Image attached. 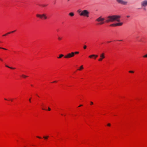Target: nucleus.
<instances>
[{"mask_svg": "<svg viewBox=\"0 0 147 147\" xmlns=\"http://www.w3.org/2000/svg\"><path fill=\"white\" fill-rule=\"evenodd\" d=\"M0 49H4V50H7V49H5V48H2V47H0Z\"/></svg>", "mask_w": 147, "mask_h": 147, "instance_id": "nucleus-24", "label": "nucleus"}, {"mask_svg": "<svg viewBox=\"0 0 147 147\" xmlns=\"http://www.w3.org/2000/svg\"><path fill=\"white\" fill-rule=\"evenodd\" d=\"M111 42L110 41H108V42H108V43H109V42Z\"/></svg>", "mask_w": 147, "mask_h": 147, "instance_id": "nucleus-36", "label": "nucleus"}, {"mask_svg": "<svg viewBox=\"0 0 147 147\" xmlns=\"http://www.w3.org/2000/svg\"><path fill=\"white\" fill-rule=\"evenodd\" d=\"M77 12L81 16L86 17L87 18L89 17V12L87 10H81L80 9H79L77 10Z\"/></svg>", "mask_w": 147, "mask_h": 147, "instance_id": "nucleus-2", "label": "nucleus"}, {"mask_svg": "<svg viewBox=\"0 0 147 147\" xmlns=\"http://www.w3.org/2000/svg\"><path fill=\"white\" fill-rule=\"evenodd\" d=\"M0 59H1V58H0Z\"/></svg>", "mask_w": 147, "mask_h": 147, "instance_id": "nucleus-42", "label": "nucleus"}, {"mask_svg": "<svg viewBox=\"0 0 147 147\" xmlns=\"http://www.w3.org/2000/svg\"><path fill=\"white\" fill-rule=\"evenodd\" d=\"M86 47H87V46L86 45H84V49H86Z\"/></svg>", "mask_w": 147, "mask_h": 147, "instance_id": "nucleus-23", "label": "nucleus"}, {"mask_svg": "<svg viewBox=\"0 0 147 147\" xmlns=\"http://www.w3.org/2000/svg\"><path fill=\"white\" fill-rule=\"evenodd\" d=\"M42 109L43 110H45V109Z\"/></svg>", "mask_w": 147, "mask_h": 147, "instance_id": "nucleus-38", "label": "nucleus"}, {"mask_svg": "<svg viewBox=\"0 0 147 147\" xmlns=\"http://www.w3.org/2000/svg\"><path fill=\"white\" fill-rule=\"evenodd\" d=\"M16 31V30H15L13 31H12L11 32H9L7 33V34H4V35H3V36H6L7 34H10V33H13V32H14Z\"/></svg>", "mask_w": 147, "mask_h": 147, "instance_id": "nucleus-11", "label": "nucleus"}, {"mask_svg": "<svg viewBox=\"0 0 147 147\" xmlns=\"http://www.w3.org/2000/svg\"><path fill=\"white\" fill-rule=\"evenodd\" d=\"M107 125L108 126H110L111 125V124L110 123H108V124H107Z\"/></svg>", "mask_w": 147, "mask_h": 147, "instance_id": "nucleus-28", "label": "nucleus"}, {"mask_svg": "<svg viewBox=\"0 0 147 147\" xmlns=\"http://www.w3.org/2000/svg\"><path fill=\"white\" fill-rule=\"evenodd\" d=\"M37 95L38 96V97H39V96L38 95Z\"/></svg>", "mask_w": 147, "mask_h": 147, "instance_id": "nucleus-40", "label": "nucleus"}, {"mask_svg": "<svg viewBox=\"0 0 147 147\" xmlns=\"http://www.w3.org/2000/svg\"><path fill=\"white\" fill-rule=\"evenodd\" d=\"M69 16L72 17L74 16V13L73 12H70L69 13Z\"/></svg>", "mask_w": 147, "mask_h": 147, "instance_id": "nucleus-12", "label": "nucleus"}, {"mask_svg": "<svg viewBox=\"0 0 147 147\" xmlns=\"http://www.w3.org/2000/svg\"><path fill=\"white\" fill-rule=\"evenodd\" d=\"M100 58L98 59V61H101L103 59L105 58V54L104 53H102L100 55Z\"/></svg>", "mask_w": 147, "mask_h": 147, "instance_id": "nucleus-8", "label": "nucleus"}, {"mask_svg": "<svg viewBox=\"0 0 147 147\" xmlns=\"http://www.w3.org/2000/svg\"><path fill=\"white\" fill-rule=\"evenodd\" d=\"M36 16L38 17H39L41 19L43 18L44 19H46L47 18V17L46 16V14H43L41 15L37 14Z\"/></svg>", "mask_w": 147, "mask_h": 147, "instance_id": "nucleus-6", "label": "nucleus"}, {"mask_svg": "<svg viewBox=\"0 0 147 147\" xmlns=\"http://www.w3.org/2000/svg\"><path fill=\"white\" fill-rule=\"evenodd\" d=\"M79 53V52H77V51H76V52H74V55H75V54H78Z\"/></svg>", "mask_w": 147, "mask_h": 147, "instance_id": "nucleus-19", "label": "nucleus"}, {"mask_svg": "<svg viewBox=\"0 0 147 147\" xmlns=\"http://www.w3.org/2000/svg\"><path fill=\"white\" fill-rule=\"evenodd\" d=\"M4 99H5V100H7L6 99V98H5Z\"/></svg>", "mask_w": 147, "mask_h": 147, "instance_id": "nucleus-37", "label": "nucleus"}, {"mask_svg": "<svg viewBox=\"0 0 147 147\" xmlns=\"http://www.w3.org/2000/svg\"><path fill=\"white\" fill-rule=\"evenodd\" d=\"M42 7H45L47 6V5L45 4H43L41 5Z\"/></svg>", "mask_w": 147, "mask_h": 147, "instance_id": "nucleus-16", "label": "nucleus"}, {"mask_svg": "<svg viewBox=\"0 0 147 147\" xmlns=\"http://www.w3.org/2000/svg\"><path fill=\"white\" fill-rule=\"evenodd\" d=\"M22 76L24 78H26V77H27V76L26 75H22Z\"/></svg>", "mask_w": 147, "mask_h": 147, "instance_id": "nucleus-21", "label": "nucleus"}, {"mask_svg": "<svg viewBox=\"0 0 147 147\" xmlns=\"http://www.w3.org/2000/svg\"><path fill=\"white\" fill-rule=\"evenodd\" d=\"M37 137L39 138H41L40 137L38 136H37Z\"/></svg>", "mask_w": 147, "mask_h": 147, "instance_id": "nucleus-29", "label": "nucleus"}, {"mask_svg": "<svg viewBox=\"0 0 147 147\" xmlns=\"http://www.w3.org/2000/svg\"><path fill=\"white\" fill-rule=\"evenodd\" d=\"M63 56H64V55L62 54H60L59 55V57H58L57 58H61Z\"/></svg>", "mask_w": 147, "mask_h": 147, "instance_id": "nucleus-14", "label": "nucleus"}, {"mask_svg": "<svg viewBox=\"0 0 147 147\" xmlns=\"http://www.w3.org/2000/svg\"><path fill=\"white\" fill-rule=\"evenodd\" d=\"M98 56L97 55H90L89 56V57L91 58L92 57H97Z\"/></svg>", "mask_w": 147, "mask_h": 147, "instance_id": "nucleus-10", "label": "nucleus"}, {"mask_svg": "<svg viewBox=\"0 0 147 147\" xmlns=\"http://www.w3.org/2000/svg\"><path fill=\"white\" fill-rule=\"evenodd\" d=\"M57 81H54L53 82H56Z\"/></svg>", "mask_w": 147, "mask_h": 147, "instance_id": "nucleus-34", "label": "nucleus"}, {"mask_svg": "<svg viewBox=\"0 0 147 147\" xmlns=\"http://www.w3.org/2000/svg\"><path fill=\"white\" fill-rule=\"evenodd\" d=\"M5 66L7 67H8L10 69H15V68H13V67H9V66L7 65H5Z\"/></svg>", "mask_w": 147, "mask_h": 147, "instance_id": "nucleus-13", "label": "nucleus"}, {"mask_svg": "<svg viewBox=\"0 0 147 147\" xmlns=\"http://www.w3.org/2000/svg\"><path fill=\"white\" fill-rule=\"evenodd\" d=\"M117 2L119 4L123 5H127L128 2L124 0H116Z\"/></svg>", "mask_w": 147, "mask_h": 147, "instance_id": "nucleus-4", "label": "nucleus"}, {"mask_svg": "<svg viewBox=\"0 0 147 147\" xmlns=\"http://www.w3.org/2000/svg\"><path fill=\"white\" fill-rule=\"evenodd\" d=\"M69 1V0H68V1Z\"/></svg>", "mask_w": 147, "mask_h": 147, "instance_id": "nucleus-41", "label": "nucleus"}, {"mask_svg": "<svg viewBox=\"0 0 147 147\" xmlns=\"http://www.w3.org/2000/svg\"><path fill=\"white\" fill-rule=\"evenodd\" d=\"M129 72L131 73H134V72L133 71H129Z\"/></svg>", "mask_w": 147, "mask_h": 147, "instance_id": "nucleus-18", "label": "nucleus"}, {"mask_svg": "<svg viewBox=\"0 0 147 147\" xmlns=\"http://www.w3.org/2000/svg\"><path fill=\"white\" fill-rule=\"evenodd\" d=\"M143 57L144 58H147V54L143 56Z\"/></svg>", "mask_w": 147, "mask_h": 147, "instance_id": "nucleus-22", "label": "nucleus"}, {"mask_svg": "<svg viewBox=\"0 0 147 147\" xmlns=\"http://www.w3.org/2000/svg\"><path fill=\"white\" fill-rule=\"evenodd\" d=\"M48 137H49L48 136H44L43 138H44L45 139H47Z\"/></svg>", "mask_w": 147, "mask_h": 147, "instance_id": "nucleus-17", "label": "nucleus"}, {"mask_svg": "<svg viewBox=\"0 0 147 147\" xmlns=\"http://www.w3.org/2000/svg\"><path fill=\"white\" fill-rule=\"evenodd\" d=\"M29 101H30V102H31V98H30L29 99Z\"/></svg>", "mask_w": 147, "mask_h": 147, "instance_id": "nucleus-30", "label": "nucleus"}, {"mask_svg": "<svg viewBox=\"0 0 147 147\" xmlns=\"http://www.w3.org/2000/svg\"><path fill=\"white\" fill-rule=\"evenodd\" d=\"M74 56V53L72 52L71 53H69L66 55L64 57L66 58H69L72 57Z\"/></svg>", "mask_w": 147, "mask_h": 147, "instance_id": "nucleus-7", "label": "nucleus"}, {"mask_svg": "<svg viewBox=\"0 0 147 147\" xmlns=\"http://www.w3.org/2000/svg\"><path fill=\"white\" fill-rule=\"evenodd\" d=\"M83 69V66L82 65L80 67V68L78 69V70H81L82 69Z\"/></svg>", "mask_w": 147, "mask_h": 147, "instance_id": "nucleus-15", "label": "nucleus"}, {"mask_svg": "<svg viewBox=\"0 0 147 147\" xmlns=\"http://www.w3.org/2000/svg\"><path fill=\"white\" fill-rule=\"evenodd\" d=\"M127 18H129L130 17V16H127Z\"/></svg>", "mask_w": 147, "mask_h": 147, "instance_id": "nucleus-32", "label": "nucleus"}, {"mask_svg": "<svg viewBox=\"0 0 147 147\" xmlns=\"http://www.w3.org/2000/svg\"><path fill=\"white\" fill-rule=\"evenodd\" d=\"M0 60L1 61H3V59H0Z\"/></svg>", "mask_w": 147, "mask_h": 147, "instance_id": "nucleus-33", "label": "nucleus"}, {"mask_svg": "<svg viewBox=\"0 0 147 147\" xmlns=\"http://www.w3.org/2000/svg\"><path fill=\"white\" fill-rule=\"evenodd\" d=\"M141 4L142 7H144V10H145L146 9L145 7L147 6V0H145L142 1L141 3Z\"/></svg>", "mask_w": 147, "mask_h": 147, "instance_id": "nucleus-5", "label": "nucleus"}, {"mask_svg": "<svg viewBox=\"0 0 147 147\" xmlns=\"http://www.w3.org/2000/svg\"><path fill=\"white\" fill-rule=\"evenodd\" d=\"M93 104V103L92 102H90V105H92Z\"/></svg>", "mask_w": 147, "mask_h": 147, "instance_id": "nucleus-26", "label": "nucleus"}, {"mask_svg": "<svg viewBox=\"0 0 147 147\" xmlns=\"http://www.w3.org/2000/svg\"><path fill=\"white\" fill-rule=\"evenodd\" d=\"M58 39L59 40H61V38L60 37H58Z\"/></svg>", "mask_w": 147, "mask_h": 147, "instance_id": "nucleus-25", "label": "nucleus"}, {"mask_svg": "<svg viewBox=\"0 0 147 147\" xmlns=\"http://www.w3.org/2000/svg\"><path fill=\"white\" fill-rule=\"evenodd\" d=\"M120 17V16L118 15L109 16L107 17L105 20V22L106 23H109L113 22L115 21L119 22V19Z\"/></svg>", "mask_w": 147, "mask_h": 147, "instance_id": "nucleus-1", "label": "nucleus"}, {"mask_svg": "<svg viewBox=\"0 0 147 147\" xmlns=\"http://www.w3.org/2000/svg\"><path fill=\"white\" fill-rule=\"evenodd\" d=\"M111 26H116V25H115V24H111L110 25Z\"/></svg>", "mask_w": 147, "mask_h": 147, "instance_id": "nucleus-20", "label": "nucleus"}, {"mask_svg": "<svg viewBox=\"0 0 147 147\" xmlns=\"http://www.w3.org/2000/svg\"><path fill=\"white\" fill-rule=\"evenodd\" d=\"M119 41H122V40H119Z\"/></svg>", "mask_w": 147, "mask_h": 147, "instance_id": "nucleus-39", "label": "nucleus"}, {"mask_svg": "<svg viewBox=\"0 0 147 147\" xmlns=\"http://www.w3.org/2000/svg\"><path fill=\"white\" fill-rule=\"evenodd\" d=\"M48 110L49 111H50L51 110V109L49 107H48Z\"/></svg>", "mask_w": 147, "mask_h": 147, "instance_id": "nucleus-27", "label": "nucleus"}, {"mask_svg": "<svg viewBox=\"0 0 147 147\" xmlns=\"http://www.w3.org/2000/svg\"><path fill=\"white\" fill-rule=\"evenodd\" d=\"M105 18H102V16H100L98 18H97L96 20V21L99 22L98 23V24L99 25H102L105 22H104V20H105Z\"/></svg>", "mask_w": 147, "mask_h": 147, "instance_id": "nucleus-3", "label": "nucleus"}, {"mask_svg": "<svg viewBox=\"0 0 147 147\" xmlns=\"http://www.w3.org/2000/svg\"><path fill=\"white\" fill-rule=\"evenodd\" d=\"M123 24L122 22L116 23L115 24L116 26H121Z\"/></svg>", "mask_w": 147, "mask_h": 147, "instance_id": "nucleus-9", "label": "nucleus"}, {"mask_svg": "<svg viewBox=\"0 0 147 147\" xmlns=\"http://www.w3.org/2000/svg\"><path fill=\"white\" fill-rule=\"evenodd\" d=\"M82 106V105H80L79 106V107H81V106Z\"/></svg>", "mask_w": 147, "mask_h": 147, "instance_id": "nucleus-31", "label": "nucleus"}, {"mask_svg": "<svg viewBox=\"0 0 147 147\" xmlns=\"http://www.w3.org/2000/svg\"><path fill=\"white\" fill-rule=\"evenodd\" d=\"M94 57V59H96V58L97 57Z\"/></svg>", "mask_w": 147, "mask_h": 147, "instance_id": "nucleus-35", "label": "nucleus"}]
</instances>
